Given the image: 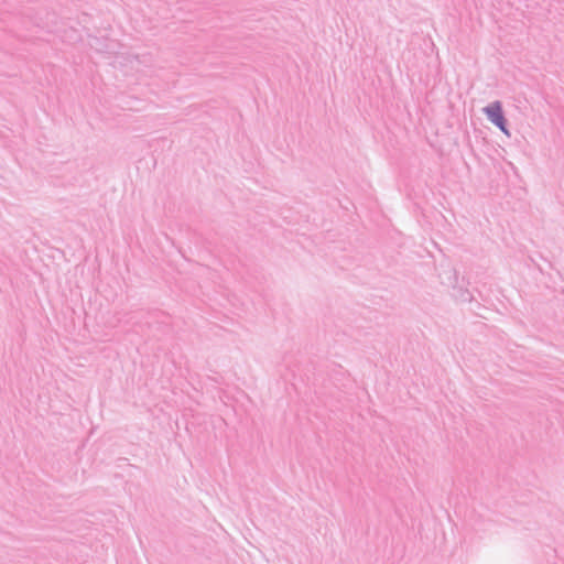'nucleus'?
I'll use <instances>...</instances> for the list:
<instances>
[{
	"mask_svg": "<svg viewBox=\"0 0 564 564\" xmlns=\"http://www.w3.org/2000/svg\"><path fill=\"white\" fill-rule=\"evenodd\" d=\"M488 119L495 123L507 137L510 135L509 130L506 127V120L502 113V107L499 101L490 104L484 109Z\"/></svg>",
	"mask_w": 564,
	"mask_h": 564,
	"instance_id": "nucleus-1",
	"label": "nucleus"
}]
</instances>
